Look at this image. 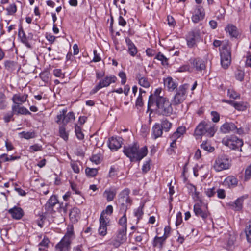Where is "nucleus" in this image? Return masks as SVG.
I'll return each instance as SVG.
<instances>
[{"label": "nucleus", "mask_w": 251, "mask_h": 251, "mask_svg": "<svg viewBox=\"0 0 251 251\" xmlns=\"http://www.w3.org/2000/svg\"><path fill=\"white\" fill-rule=\"evenodd\" d=\"M130 190L126 188L123 190L119 195V203H120V211L123 214V216L120 219L119 223L122 226V228H126L127 229V219L126 212L130 207L132 203L129 195Z\"/></svg>", "instance_id": "obj_1"}, {"label": "nucleus", "mask_w": 251, "mask_h": 251, "mask_svg": "<svg viewBox=\"0 0 251 251\" xmlns=\"http://www.w3.org/2000/svg\"><path fill=\"white\" fill-rule=\"evenodd\" d=\"M123 152L127 157L129 158L130 161H140L147 155L148 149L147 147L144 146L139 150V145L134 143L132 145L124 147Z\"/></svg>", "instance_id": "obj_2"}, {"label": "nucleus", "mask_w": 251, "mask_h": 251, "mask_svg": "<svg viewBox=\"0 0 251 251\" xmlns=\"http://www.w3.org/2000/svg\"><path fill=\"white\" fill-rule=\"evenodd\" d=\"M217 129L214 125L207 123L205 121L201 122L196 127L194 134L197 138L203 135L212 137L214 136Z\"/></svg>", "instance_id": "obj_3"}, {"label": "nucleus", "mask_w": 251, "mask_h": 251, "mask_svg": "<svg viewBox=\"0 0 251 251\" xmlns=\"http://www.w3.org/2000/svg\"><path fill=\"white\" fill-rule=\"evenodd\" d=\"M172 104L166 98H159L154 105L156 106V111L158 114L169 116L173 112Z\"/></svg>", "instance_id": "obj_4"}, {"label": "nucleus", "mask_w": 251, "mask_h": 251, "mask_svg": "<svg viewBox=\"0 0 251 251\" xmlns=\"http://www.w3.org/2000/svg\"><path fill=\"white\" fill-rule=\"evenodd\" d=\"M189 88L188 84L181 85L176 90V94L171 100V102L174 105H177L182 103L186 99L187 96V90Z\"/></svg>", "instance_id": "obj_5"}, {"label": "nucleus", "mask_w": 251, "mask_h": 251, "mask_svg": "<svg viewBox=\"0 0 251 251\" xmlns=\"http://www.w3.org/2000/svg\"><path fill=\"white\" fill-rule=\"evenodd\" d=\"M213 167L216 172L228 169L230 167L229 159L226 155H221L216 159Z\"/></svg>", "instance_id": "obj_6"}, {"label": "nucleus", "mask_w": 251, "mask_h": 251, "mask_svg": "<svg viewBox=\"0 0 251 251\" xmlns=\"http://www.w3.org/2000/svg\"><path fill=\"white\" fill-rule=\"evenodd\" d=\"M67 109H64L60 112V113L57 115L56 122L59 124L66 125L72 120H75V116L73 112H69L66 114Z\"/></svg>", "instance_id": "obj_7"}, {"label": "nucleus", "mask_w": 251, "mask_h": 251, "mask_svg": "<svg viewBox=\"0 0 251 251\" xmlns=\"http://www.w3.org/2000/svg\"><path fill=\"white\" fill-rule=\"evenodd\" d=\"M222 142L225 145L233 150H236L240 148V151H242L241 148L243 145V142L242 140L240 139L235 136H232L227 138L226 139H224Z\"/></svg>", "instance_id": "obj_8"}, {"label": "nucleus", "mask_w": 251, "mask_h": 251, "mask_svg": "<svg viewBox=\"0 0 251 251\" xmlns=\"http://www.w3.org/2000/svg\"><path fill=\"white\" fill-rule=\"evenodd\" d=\"M194 212L197 216L201 217L203 220H205L209 215L207 207H202L198 203L194 205Z\"/></svg>", "instance_id": "obj_9"}, {"label": "nucleus", "mask_w": 251, "mask_h": 251, "mask_svg": "<svg viewBox=\"0 0 251 251\" xmlns=\"http://www.w3.org/2000/svg\"><path fill=\"white\" fill-rule=\"evenodd\" d=\"M205 16V12L203 7L200 5L196 6L194 11V14L192 17V21L197 23L199 21L202 20Z\"/></svg>", "instance_id": "obj_10"}, {"label": "nucleus", "mask_w": 251, "mask_h": 251, "mask_svg": "<svg viewBox=\"0 0 251 251\" xmlns=\"http://www.w3.org/2000/svg\"><path fill=\"white\" fill-rule=\"evenodd\" d=\"M200 37V30L193 31L189 33L187 37V45L189 47H193Z\"/></svg>", "instance_id": "obj_11"}, {"label": "nucleus", "mask_w": 251, "mask_h": 251, "mask_svg": "<svg viewBox=\"0 0 251 251\" xmlns=\"http://www.w3.org/2000/svg\"><path fill=\"white\" fill-rule=\"evenodd\" d=\"M162 92L161 88H157L155 90L153 94H151L149 97L148 103V110H149L150 108L153 106L154 102L157 101L159 98H164L160 95Z\"/></svg>", "instance_id": "obj_12"}, {"label": "nucleus", "mask_w": 251, "mask_h": 251, "mask_svg": "<svg viewBox=\"0 0 251 251\" xmlns=\"http://www.w3.org/2000/svg\"><path fill=\"white\" fill-rule=\"evenodd\" d=\"M8 213L11 215L12 218L19 220L24 216V212L20 207L14 206L8 210Z\"/></svg>", "instance_id": "obj_13"}, {"label": "nucleus", "mask_w": 251, "mask_h": 251, "mask_svg": "<svg viewBox=\"0 0 251 251\" xmlns=\"http://www.w3.org/2000/svg\"><path fill=\"white\" fill-rule=\"evenodd\" d=\"M122 140L120 137L114 138L112 137L110 138L108 144L109 148L111 150L117 151L121 147Z\"/></svg>", "instance_id": "obj_14"}, {"label": "nucleus", "mask_w": 251, "mask_h": 251, "mask_svg": "<svg viewBox=\"0 0 251 251\" xmlns=\"http://www.w3.org/2000/svg\"><path fill=\"white\" fill-rule=\"evenodd\" d=\"M190 63L192 67L198 71H201L205 68L204 62L200 58L191 59Z\"/></svg>", "instance_id": "obj_15"}, {"label": "nucleus", "mask_w": 251, "mask_h": 251, "mask_svg": "<svg viewBox=\"0 0 251 251\" xmlns=\"http://www.w3.org/2000/svg\"><path fill=\"white\" fill-rule=\"evenodd\" d=\"M71 243L69 240L62 238L56 245L55 249L56 251H69Z\"/></svg>", "instance_id": "obj_16"}, {"label": "nucleus", "mask_w": 251, "mask_h": 251, "mask_svg": "<svg viewBox=\"0 0 251 251\" xmlns=\"http://www.w3.org/2000/svg\"><path fill=\"white\" fill-rule=\"evenodd\" d=\"M117 80V77L114 75H107L101 79L99 83L103 87H108L110 84L115 83Z\"/></svg>", "instance_id": "obj_17"}, {"label": "nucleus", "mask_w": 251, "mask_h": 251, "mask_svg": "<svg viewBox=\"0 0 251 251\" xmlns=\"http://www.w3.org/2000/svg\"><path fill=\"white\" fill-rule=\"evenodd\" d=\"M19 105L20 104H15L14 105H12V111L14 114H31V113L26 108L24 107H20Z\"/></svg>", "instance_id": "obj_18"}, {"label": "nucleus", "mask_w": 251, "mask_h": 251, "mask_svg": "<svg viewBox=\"0 0 251 251\" xmlns=\"http://www.w3.org/2000/svg\"><path fill=\"white\" fill-rule=\"evenodd\" d=\"M220 129L223 133H227L230 131H235L237 129V127L232 123H226L221 126Z\"/></svg>", "instance_id": "obj_19"}, {"label": "nucleus", "mask_w": 251, "mask_h": 251, "mask_svg": "<svg viewBox=\"0 0 251 251\" xmlns=\"http://www.w3.org/2000/svg\"><path fill=\"white\" fill-rule=\"evenodd\" d=\"M28 95L27 94L21 95L16 94L13 95L12 100L16 104H22L26 101Z\"/></svg>", "instance_id": "obj_20"}, {"label": "nucleus", "mask_w": 251, "mask_h": 251, "mask_svg": "<svg viewBox=\"0 0 251 251\" xmlns=\"http://www.w3.org/2000/svg\"><path fill=\"white\" fill-rule=\"evenodd\" d=\"M58 203L57 197L55 196H52L45 204V208L50 212L53 211V207Z\"/></svg>", "instance_id": "obj_21"}, {"label": "nucleus", "mask_w": 251, "mask_h": 251, "mask_svg": "<svg viewBox=\"0 0 251 251\" xmlns=\"http://www.w3.org/2000/svg\"><path fill=\"white\" fill-rule=\"evenodd\" d=\"M164 85L169 91L172 92L176 89L177 85L173 81L171 77H168L164 79Z\"/></svg>", "instance_id": "obj_22"}, {"label": "nucleus", "mask_w": 251, "mask_h": 251, "mask_svg": "<svg viewBox=\"0 0 251 251\" xmlns=\"http://www.w3.org/2000/svg\"><path fill=\"white\" fill-rule=\"evenodd\" d=\"M225 30L232 37L237 38L239 32L237 27L232 24H228L225 28Z\"/></svg>", "instance_id": "obj_23"}, {"label": "nucleus", "mask_w": 251, "mask_h": 251, "mask_svg": "<svg viewBox=\"0 0 251 251\" xmlns=\"http://www.w3.org/2000/svg\"><path fill=\"white\" fill-rule=\"evenodd\" d=\"M163 133V129L158 123H156L152 128V137L155 139L161 137Z\"/></svg>", "instance_id": "obj_24"}, {"label": "nucleus", "mask_w": 251, "mask_h": 251, "mask_svg": "<svg viewBox=\"0 0 251 251\" xmlns=\"http://www.w3.org/2000/svg\"><path fill=\"white\" fill-rule=\"evenodd\" d=\"M126 42L128 46V51L132 56H134L137 53V49L132 41L128 37L126 38Z\"/></svg>", "instance_id": "obj_25"}, {"label": "nucleus", "mask_w": 251, "mask_h": 251, "mask_svg": "<svg viewBox=\"0 0 251 251\" xmlns=\"http://www.w3.org/2000/svg\"><path fill=\"white\" fill-rule=\"evenodd\" d=\"M244 201V197L238 198L235 202H230L229 205L231 208L235 211H239L242 208V204Z\"/></svg>", "instance_id": "obj_26"}, {"label": "nucleus", "mask_w": 251, "mask_h": 251, "mask_svg": "<svg viewBox=\"0 0 251 251\" xmlns=\"http://www.w3.org/2000/svg\"><path fill=\"white\" fill-rule=\"evenodd\" d=\"M224 184L229 188H233L237 185L238 180L234 176H230L225 179Z\"/></svg>", "instance_id": "obj_27"}, {"label": "nucleus", "mask_w": 251, "mask_h": 251, "mask_svg": "<svg viewBox=\"0 0 251 251\" xmlns=\"http://www.w3.org/2000/svg\"><path fill=\"white\" fill-rule=\"evenodd\" d=\"M136 78L138 80V83L141 86L146 88H148L150 86L151 82L147 77L142 76L141 74H139L137 75Z\"/></svg>", "instance_id": "obj_28"}, {"label": "nucleus", "mask_w": 251, "mask_h": 251, "mask_svg": "<svg viewBox=\"0 0 251 251\" xmlns=\"http://www.w3.org/2000/svg\"><path fill=\"white\" fill-rule=\"evenodd\" d=\"M167 238V236L165 237H158L156 236L153 241V246L154 247H156L161 249L162 247L163 244Z\"/></svg>", "instance_id": "obj_29"}, {"label": "nucleus", "mask_w": 251, "mask_h": 251, "mask_svg": "<svg viewBox=\"0 0 251 251\" xmlns=\"http://www.w3.org/2000/svg\"><path fill=\"white\" fill-rule=\"evenodd\" d=\"M18 36L21 39V41L23 43H24L28 48H31V46L28 43V40L25 36V33L24 32L22 27H21L19 29Z\"/></svg>", "instance_id": "obj_30"}, {"label": "nucleus", "mask_w": 251, "mask_h": 251, "mask_svg": "<svg viewBox=\"0 0 251 251\" xmlns=\"http://www.w3.org/2000/svg\"><path fill=\"white\" fill-rule=\"evenodd\" d=\"M116 195V191L114 189H106L103 193V195L106 197L108 201H112Z\"/></svg>", "instance_id": "obj_31"}, {"label": "nucleus", "mask_w": 251, "mask_h": 251, "mask_svg": "<svg viewBox=\"0 0 251 251\" xmlns=\"http://www.w3.org/2000/svg\"><path fill=\"white\" fill-rule=\"evenodd\" d=\"M126 228H121L118 231L116 238L121 241V242L124 243L126 239Z\"/></svg>", "instance_id": "obj_32"}, {"label": "nucleus", "mask_w": 251, "mask_h": 251, "mask_svg": "<svg viewBox=\"0 0 251 251\" xmlns=\"http://www.w3.org/2000/svg\"><path fill=\"white\" fill-rule=\"evenodd\" d=\"M221 60H229L231 61V53L230 51L226 48H223L220 52Z\"/></svg>", "instance_id": "obj_33"}, {"label": "nucleus", "mask_w": 251, "mask_h": 251, "mask_svg": "<svg viewBox=\"0 0 251 251\" xmlns=\"http://www.w3.org/2000/svg\"><path fill=\"white\" fill-rule=\"evenodd\" d=\"M186 132V128L184 126H179L176 130L173 133L171 138L172 139H177Z\"/></svg>", "instance_id": "obj_34"}, {"label": "nucleus", "mask_w": 251, "mask_h": 251, "mask_svg": "<svg viewBox=\"0 0 251 251\" xmlns=\"http://www.w3.org/2000/svg\"><path fill=\"white\" fill-rule=\"evenodd\" d=\"M74 238V233L73 231V227L72 226H68L67 229V232L63 237V239L69 240L71 242V240Z\"/></svg>", "instance_id": "obj_35"}, {"label": "nucleus", "mask_w": 251, "mask_h": 251, "mask_svg": "<svg viewBox=\"0 0 251 251\" xmlns=\"http://www.w3.org/2000/svg\"><path fill=\"white\" fill-rule=\"evenodd\" d=\"M21 138H23L25 139H29L34 138L36 136L35 133L34 131L25 132L22 131L19 133Z\"/></svg>", "instance_id": "obj_36"}, {"label": "nucleus", "mask_w": 251, "mask_h": 251, "mask_svg": "<svg viewBox=\"0 0 251 251\" xmlns=\"http://www.w3.org/2000/svg\"><path fill=\"white\" fill-rule=\"evenodd\" d=\"M62 124L59 125V133L60 136L63 138L64 140H67L68 138V134L66 131L65 126Z\"/></svg>", "instance_id": "obj_37"}, {"label": "nucleus", "mask_w": 251, "mask_h": 251, "mask_svg": "<svg viewBox=\"0 0 251 251\" xmlns=\"http://www.w3.org/2000/svg\"><path fill=\"white\" fill-rule=\"evenodd\" d=\"M233 107L238 111H244L248 107V104L244 102H235Z\"/></svg>", "instance_id": "obj_38"}, {"label": "nucleus", "mask_w": 251, "mask_h": 251, "mask_svg": "<svg viewBox=\"0 0 251 251\" xmlns=\"http://www.w3.org/2000/svg\"><path fill=\"white\" fill-rule=\"evenodd\" d=\"M98 172V169L96 168L86 167L85 169V174L89 177L95 176L97 175Z\"/></svg>", "instance_id": "obj_39"}, {"label": "nucleus", "mask_w": 251, "mask_h": 251, "mask_svg": "<svg viewBox=\"0 0 251 251\" xmlns=\"http://www.w3.org/2000/svg\"><path fill=\"white\" fill-rule=\"evenodd\" d=\"M4 65L5 68L8 71H13L16 69L17 63L10 60L5 61Z\"/></svg>", "instance_id": "obj_40"}, {"label": "nucleus", "mask_w": 251, "mask_h": 251, "mask_svg": "<svg viewBox=\"0 0 251 251\" xmlns=\"http://www.w3.org/2000/svg\"><path fill=\"white\" fill-rule=\"evenodd\" d=\"M245 233L248 241L251 243V218L248 222V225L245 228Z\"/></svg>", "instance_id": "obj_41"}, {"label": "nucleus", "mask_w": 251, "mask_h": 251, "mask_svg": "<svg viewBox=\"0 0 251 251\" xmlns=\"http://www.w3.org/2000/svg\"><path fill=\"white\" fill-rule=\"evenodd\" d=\"M155 58L158 59V60L161 62V64L163 66H166L168 65V59L162 53L160 52L158 53L156 56H155Z\"/></svg>", "instance_id": "obj_42"}, {"label": "nucleus", "mask_w": 251, "mask_h": 251, "mask_svg": "<svg viewBox=\"0 0 251 251\" xmlns=\"http://www.w3.org/2000/svg\"><path fill=\"white\" fill-rule=\"evenodd\" d=\"M201 149L203 150L207 151L209 152H212L214 151V148L212 147L207 142H203L201 145Z\"/></svg>", "instance_id": "obj_43"}, {"label": "nucleus", "mask_w": 251, "mask_h": 251, "mask_svg": "<svg viewBox=\"0 0 251 251\" xmlns=\"http://www.w3.org/2000/svg\"><path fill=\"white\" fill-rule=\"evenodd\" d=\"M160 125L163 130L167 132L171 127L172 124L167 120H164L161 122V124Z\"/></svg>", "instance_id": "obj_44"}, {"label": "nucleus", "mask_w": 251, "mask_h": 251, "mask_svg": "<svg viewBox=\"0 0 251 251\" xmlns=\"http://www.w3.org/2000/svg\"><path fill=\"white\" fill-rule=\"evenodd\" d=\"M227 96L233 99H239L240 95L233 89H229L227 91Z\"/></svg>", "instance_id": "obj_45"}, {"label": "nucleus", "mask_w": 251, "mask_h": 251, "mask_svg": "<svg viewBox=\"0 0 251 251\" xmlns=\"http://www.w3.org/2000/svg\"><path fill=\"white\" fill-rule=\"evenodd\" d=\"M75 132L77 138L79 140H82L84 138V134L81 131L80 126L75 125Z\"/></svg>", "instance_id": "obj_46"}, {"label": "nucleus", "mask_w": 251, "mask_h": 251, "mask_svg": "<svg viewBox=\"0 0 251 251\" xmlns=\"http://www.w3.org/2000/svg\"><path fill=\"white\" fill-rule=\"evenodd\" d=\"M109 220L108 217H102L100 216V227H107V224L109 223Z\"/></svg>", "instance_id": "obj_47"}, {"label": "nucleus", "mask_w": 251, "mask_h": 251, "mask_svg": "<svg viewBox=\"0 0 251 251\" xmlns=\"http://www.w3.org/2000/svg\"><path fill=\"white\" fill-rule=\"evenodd\" d=\"M113 213V207L112 205H108L106 209L103 210L100 215L102 217H107L106 214L111 215Z\"/></svg>", "instance_id": "obj_48"}, {"label": "nucleus", "mask_w": 251, "mask_h": 251, "mask_svg": "<svg viewBox=\"0 0 251 251\" xmlns=\"http://www.w3.org/2000/svg\"><path fill=\"white\" fill-rule=\"evenodd\" d=\"M43 149L42 145H40L38 144H34L30 146L29 147V151L31 153H33L36 151H42Z\"/></svg>", "instance_id": "obj_49"}, {"label": "nucleus", "mask_w": 251, "mask_h": 251, "mask_svg": "<svg viewBox=\"0 0 251 251\" xmlns=\"http://www.w3.org/2000/svg\"><path fill=\"white\" fill-rule=\"evenodd\" d=\"M236 78L240 81H242L244 80V72L241 70H237L235 73Z\"/></svg>", "instance_id": "obj_50"}, {"label": "nucleus", "mask_w": 251, "mask_h": 251, "mask_svg": "<svg viewBox=\"0 0 251 251\" xmlns=\"http://www.w3.org/2000/svg\"><path fill=\"white\" fill-rule=\"evenodd\" d=\"M6 106L5 96L3 93H0V109H3Z\"/></svg>", "instance_id": "obj_51"}, {"label": "nucleus", "mask_w": 251, "mask_h": 251, "mask_svg": "<svg viewBox=\"0 0 251 251\" xmlns=\"http://www.w3.org/2000/svg\"><path fill=\"white\" fill-rule=\"evenodd\" d=\"M49 75L48 71L43 72L40 74V77L44 82L47 83L49 81Z\"/></svg>", "instance_id": "obj_52"}, {"label": "nucleus", "mask_w": 251, "mask_h": 251, "mask_svg": "<svg viewBox=\"0 0 251 251\" xmlns=\"http://www.w3.org/2000/svg\"><path fill=\"white\" fill-rule=\"evenodd\" d=\"M143 205L139 207L135 211L134 215L137 218L138 221L141 219L143 215Z\"/></svg>", "instance_id": "obj_53"}, {"label": "nucleus", "mask_w": 251, "mask_h": 251, "mask_svg": "<svg viewBox=\"0 0 251 251\" xmlns=\"http://www.w3.org/2000/svg\"><path fill=\"white\" fill-rule=\"evenodd\" d=\"M6 10L7 11L8 15H13L16 12L17 7L15 4H12Z\"/></svg>", "instance_id": "obj_54"}, {"label": "nucleus", "mask_w": 251, "mask_h": 251, "mask_svg": "<svg viewBox=\"0 0 251 251\" xmlns=\"http://www.w3.org/2000/svg\"><path fill=\"white\" fill-rule=\"evenodd\" d=\"M79 211L76 208H72L69 213L70 218H76L79 214Z\"/></svg>", "instance_id": "obj_55"}, {"label": "nucleus", "mask_w": 251, "mask_h": 251, "mask_svg": "<svg viewBox=\"0 0 251 251\" xmlns=\"http://www.w3.org/2000/svg\"><path fill=\"white\" fill-rule=\"evenodd\" d=\"M251 177V164L246 168L245 172V180H248Z\"/></svg>", "instance_id": "obj_56"}, {"label": "nucleus", "mask_w": 251, "mask_h": 251, "mask_svg": "<svg viewBox=\"0 0 251 251\" xmlns=\"http://www.w3.org/2000/svg\"><path fill=\"white\" fill-rule=\"evenodd\" d=\"M211 115L212 116V121L213 122L216 123L219 121L220 115L218 112L216 111H212L211 112Z\"/></svg>", "instance_id": "obj_57"}, {"label": "nucleus", "mask_w": 251, "mask_h": 251, "mask_svg": "<svg viewBox=\"0 0 251 251\" xmlns=\"http://www.w3.org/2000/svg\"><path fill=\"white\" fill-rule=\"evenodd\" d=\"M205 193L208 197H211L215 194L216 190L214 187L208 188L205 190Z\"/></svg>", "instance_id": "obj_58"}, {"label": "nucleus", "mask_w": 251, "mask_h": 251, "mask_svg": "<svg viewBox=\"0 0 251 251\" xmlns=\"http://www.w3.org/2000/svg\"><path fill=\"white\" fill-rule=\"evenodd\" d=\"M150 160L147 161L145 162V163L143 165L142 170V171L143 173H146L150 170Z\"/></svg>", "instance_id": "obj_59"}, {"label": "nucleus", "mask_w": 251, "mask_h": 251, "mask_svg": "<svg viewBox=\"0 0 251 251\" xmlns=\"http://www.w3.org/2000/svg\"><path fill=\"white\" fill-rule=\"evenodd\" d=\"M118 75L121 78V84L124 85L126 81V75L125 72L122 71L119 73Z\"/></svg>", "instance_id": "obj_60"}, {"label": "nucleus", "mask_w": 251, "mask_h": 251, "mask_svg": "<svg viewBox=\"0 0 251 251\" xmlns=\"http://www.w3.org/2000/svg\"><path fill=\"white\" fill-rule=\"evenodd\" d=\"M216 192L217 193V196L219 198L224 199L225 198V191L224 189H218L217 191H216Z\"/></svg>", "instance_id": "obj_61"}, {"label": "nucleus", "mask_w": 251, "mask_h": 251, "mask_svg": "<svg viewBox=\"0 0 251 251\" xmlns=\"http://www.w3.org/2000/svg\"><path fill=\"white\" fill-rule=\"evenodd\" d=\"M14 114L12 112V111L10 113H6L4 116V120L5 122H9L11 118H12L13 115Z\"/></svg>", "instance_id": "obj_62"}, {"label": "nucleus", "mask_w": 251, "mask_h": 251, "mask_svg": "<svg viewBox=\"0 0 251 251\" xmlns=\"http://www.w3.org/2000/svg\"><path fill=\"white\" fill-rule=\"evenodd\" d=\"M231 61L229 60H221V65L224 69H226L228 68L229 65L230 64Z\"/></svg>", "instance_id": "obj_63"}, {"label": "nucleus", "mask_w": 251, "mask_h": 251, "mask_svg": "<svg viewBox=\"0 0 251 251\" xmlns=\"http://www.w3.org/2000/svg\"><path fill=\"white\" fill-rule=\"evenodd\" d=\"M118 24L124 27L126 25V21L120 15L118 19Z\"/></svg>", "instance_id": "obj_64"}]
</instances>
